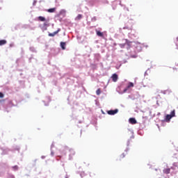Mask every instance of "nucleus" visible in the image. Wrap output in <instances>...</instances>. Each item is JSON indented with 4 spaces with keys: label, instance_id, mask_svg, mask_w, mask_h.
Masks as SVG:
<instances>
[{
    "label": "nucleus",
    "instance_id": "nucleus-3",
    "mask_svg": "<svg viewBox=\"0 0 178 178\" xmlns=\"http://www.w3.org/2000/svg\"><path fill=\"white\" fill-rule=\"evenodd\" d=\"M119 112V110L115 109V110H110L107 112L108 115H116Z\"/></svg>",
    "mask_w": 178,
    "mask_h": 178
},
{
    "label": "nucleus",
    "instance_id": "nucleus-4",
    "mask_svg": "<svg viewBox=\"0 0 178 178\" xmlns=\"http://www.w3.org/2000/svg\"><path fill=\"white\" fill-rule=\"evenodd\" d=\"M129 121L131 124H137V120L134 118H129Z\"/></svg>",
    "mask_w": 178,
    "mask_h": 178
},
{
    "label": "nucleus",
    "instance_id": "nucleus-1",
    "mask_svg": "<svg viewBox=\"0 0 178 178\" xmlns=\"http://www.w3.org/2000/svg\"><path fill=\"white\" fill-rule=\"evenodd\" d=\"M175 116H176V111L173 110L171 111L170 114H168L165 116V122H170V119H172V118H175Z\"/></svg>",
    "mask_w": 178,
    "mask_h": 178
},
{
    "label": "nucleus",
    "instance_id": "nucleus-15",
    "mask_svg": "<svg viewBox=\"0 0 178 178\" xmlns=\"http://www.w3.org/2000/svg\"><path fill=\"white\" fill-rule=\"evenodd\" d=\"M124 156H126V154H124V153L122 154L120 156V159H123V158H124Z\"/></svg>",
    "mask_w": 178,
    "mask_h": 178
},
{
    "label": "nucleus",
    "instance_id": "nucleus-10",
    "mask_svg": "<svg viewBox=\"0 0 178 178\" xmlns=\"http://www.w3.org/2000/svg\"><path fill=\"white\" fill-rule=\"evenodd\" d=\"M8 42L6 40H0V47H2V45H5Z\"/></svg>",
    "mask_w": 178,
    "mask_h": 178
},
{
    "label": "nucleus",
    "instance_id": "nucleus-11",
    "mask_svg": "<svg viewBox=\"0 0 178 178\" xmlns=\"http://www.w3.org/2000/svg\"><path fill=\"white\" fill-rule=\"evenodd\" d=\"M38 19L40 21V22H45V17H42V16H40L38 17Z\"/></svg>",
    "mask_w": 178,
    "mask_h": 178
},
{
    "label": "nucleus",
    "instance_id": "nucleus-16",
    "mask_svg": "<svg viewBox=\"0 0 178 178\" xmlns=\"http://www.w3.org/2000/svg\"><path fill=\"white\" fill-rule=\"evenodd\" d=\"M4 95L3 93L0 92V98H3Z\"/></svg>",
    "mask_w": 178,
    "mask_h": 178
},
{
    "label": "nucleus",
    "instance_id": "nucleus-7",
    "mask_svg": "<svg viewBox=\"0 0 178 178\" xmlns=\"http://www.w3.org/2000/svg\"><path fill=\"white\" fill-rule=\"evenodd\" d=\"M56 11V8H49L47 10L49 13H54Z\"/></svg>",
    "mask_w": 178,
    "mask_h": 178
},
{
    "label": "nucleus",
    "instance_id": "nucleus-17",
    "mask_svg": "<svg viewBox=\"0 0 178 178\" xmlns=\"http://www.w3.org/2000/svg\"><path fill=\"white\" fill-rule=\"evenodd\" d=\"M44 26H49V24H48V23H47V22H44Z\"/></svg>",
    "mask_w": 178,
    "mask_h": 178
},
{
    "label": "nucleus",
    "instance_id": "nucleus-8",
    "mask_svg": "<svg viewBox=\"0 0 178 178\" xmlns=\"http://www.w3.org/2000/svg\"><path fill=\"white\" fill-rule=\"evenodd\" d=\"M60 47L62 48V49H66V42H60Z\"/></svg>",
    "mask_w": 178,
    "mask_h": 178
},
{
    "label": "nucleus",
    "instance_id": "nucleus-2",
    "mask_svg": "<svg viewBox=\"0 0 178 178\" xmlns=\"http://www.w3.org/2000/svg\"><path fill=\"white\" fill-rule=\"evenodd\" d=\"M111 79H112V81H113L114 83H116V81H118V79H119V77L118 76V74H113L111 76Z\"/></svg>",
    "mask_w": 178,
    "mask_h": 178
},
{
    "label": "nucleus",
    "instance_id": "nucleus-9",
    "mask_svg": "<svg viewBox=\"0 0 178 178\" xmlns=\"http://www.w3.org/2000/svg\"><path fill=\"white\" fill-rule=\"evenodd\" d=\"M163 173L165 175H169V173H170V168H165L163 170Z\"/></svg>",
    "mask_w": 178,
    "mask_h": 178
},
{
    "label": "nucleus",
    "instance_id": "nucleus-13",
    "mask_svg": "<svg viewBox=\"0 0 178 178\" xmlns=\"http://www.w3.org/2000/svg\"><path fill=\"white\" fill-rule=\"evenodd\" d=\"M131 87H134V83L130 82V83H129L127 88H131Z\"/></svg>",
    "mask_w": 178,
    "mask_h": 178
},
{
    "label": "nucleus",
    "instance_id": "nucleus-12",
    "mask_svg": "<svg viewBox=\"0 0 178 178\" xmlns=\"http://www.w3.org/2000/svg\"><path fill=\"white\" fill-rule=\"evenodd\" d=\"M81 19H83V15L79 14L77 17L75 18V20H81Z\"/></svg>",
    "mask_w": 178,
    "mask_h": 178
},
{
    "label": "nucleus",
    "instance_id": "nucleus-5",
    "mask_svg": "<svg viewBox=\"0 0 178 178\" xmlns=\"http://www.w3.org/2000/svg\"><path fill=\"white\" fill-rule=\"evenodd\" d=\"M60 31V29H58L57 31H54L53 33H49V37H55L58 33Z\"/></svg>",
    "mask_w": 178,
    "mask_h": 178
},
{
    "label": "nucleus",
    "instance_id": "nucleus-14",
    "mask_svg": "<svg viewBox=\"0 0 178 178\" xmlns=\"http://www.w3.org/2000/svg\"><path fill=\"white\" fill-rule=\"evenodd\" d=\"M96 94L97 95H101V89H97V91H96Z\"/></svg>",
    "mask_w": 178,
    "mask_h": 178
},
{
    "label": "nucleus",
    "instance_id": "nucleus-6",
    "mask_svg": "<svg viewBox=\"0 0 178 178\" xmlns=\"http://www.w3.org/2000/svg\"><path fill=\"white\" fill-rule=\"evenodd\" d=\"M96 34L98 37H102V38H104V33H102L97 29H96Z\"/></svg>",
    "mask_w": 178,
    "mask_h": 178
}]
</instances>
